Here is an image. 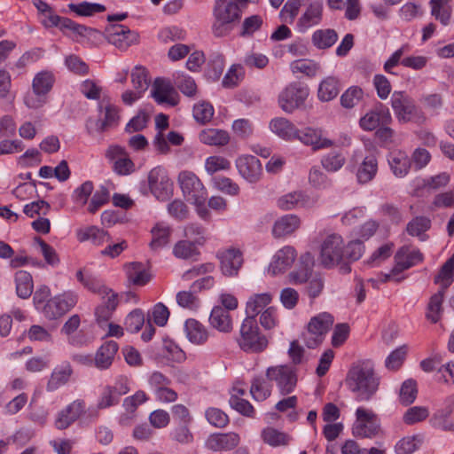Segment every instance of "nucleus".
<instances>
[{"instance_id":"obj_35","label":"nucleus","mask_w":454,"mask_h":454,"mask_svg":"<svg viewBox=\"0 0 454 454\" xmlns=\"http://www.w3.org/2000/svg\"><path fill=\"white\" fill-rule=\"evenodd\" d=\"M388 164L396 177H403L409 172L411 160L404 153L395 152L389 155Z\"/></svg>"},{"instance_id":"obj_29","label":"nucleus","mask_w":454,"mask_h":454,"mask_svg":"<svg viewBox=\"0 0 454 454\" xmlns=\"http://www.w3.org/2000/svg\"><path fill=\"white\" fill-rule=\"evenodd\" d=\"M270 130L285 140H294L298 129L294 123L283 117L274 118L270 122Z\"/></svg>"},{"instance_id":"obj_28","label":"nucleus","mask_w":454,"mask_h":454,"mask_svg":"<svg viewBox=\"0 0 454 454\" xmlns=\"http://www.w3.org/2000/svg\"><path fill=\"white\" fill-rule=\"evenodd\" d=\"M184 332L189 341L195 345H203L208 339L207 328L193 318L185 321Z\"/></svg>"},{"instance_id":"obj_32","label":"nucleus","mask_w":454,"mask_h":454,"mask_svg":"<svg viewBox=\"0 0 454 454\" xmlns=\"http://www.w3.org/2000/svg\"><path fill=\"white\" fill-rule=\"evenodd\" d=\"M300 225V219L294 215H286L278 219L272 229L275 238H281L292 234Z\"/></svg>"},{"instance_id":"obj_43","label":"nucleus","mask_w":454,"mask_h":454,"mask_svg":"<svg viewBox=\"0 0 454 454\" xmlns=\"http://www.w3.org/2000/svg\"><path fill=\"white\" fill-rule=\"evenodd\" d=\"M78 296L73 292H67L51 299L49 308L54 306L59 312H67L77 303Z\"/></svg>"},{"instance_id":"obj_42","label":"nucleus","mask_w":454,"mask_h":454,"mask_svg":"<svg viewBox=\"0 0 454 454\" xmlns=\"http://www.w3.org/2000/svg\"><path fill=\"white\" fill-rule=\"evenodd\" d=\"M378 169L377 160L374 156H367L359 167L356 177L360 184H367L372 181Z\"/></svg>"},{"instance_id":"obj_38","label":"nucleus","mask_w":454,"mask_h":454,"mask_svg":"<svg viewBox=\"0 0 454 454\" xmlns=\"http://www.w3.org/2000/svg\"><path fill=\"white\" fill-rule=\"evenodd\" d=\"M261 436L264 443L272 447L286 446L292 440L291 436L286 433L271 427L264 428L261 433Z\"/></svg>"},{"instance_id":"obj_52","label":"nucleus","mask_w":454,"mask_h":454,"mask_svg":"<svg viewBox=\"0 0 454 454\" xmlns=\"http://www.w3.org/2000/svg\"><path fill=\"white\" fill-rule=\"evenodd\" d=\"M199 254L196 243L187 239L176 242L173 247V254L179 259H192Z\"/></svg>"},{"instance_id":"obj_60","label":"nucleus","mask_w":454,"mask_h":454,"mask_svg":"<svg viewBox=\"0 0 454 454\" xmlns=\"http://www.w3.org/2000/svg\"><path fill=\"white\" fill-rule=\"evenodd\" d=\"M205 416L209 424L218 428L225 427L229 423L228 415L218 408L207 409Z\"/></svg>"},{"instance_id":"obj_4","label":"nucleus","mask_w":454,"mask_h":454,"mask_svg":"<svg viewBox=\"0 0 454 454\" xmlns=\"http://www.w3.org/2000/svg\"><path fill=\"white\" fill-rule=\"evenodd\" d=\"M237 341L240 349L246 353H261L269 344L268 338L259 330L255 316H247L244 319Z\"/></svg>"},{"instance_id":"obj_8","label":"nucleus","mask_w":454,"mask_h":454,"mask_svg":"<svg viewBox=\"0 0 454 454\" xmlns=\"http://www.w3.org/2000/svg\"><path fill=\"white\" fill-rule=\"evenodd\" d=\"M98 118L89 117L86 121L85 126L89 134L103 133L118 125L120 116L115 106L102 101L98 105Z\"/></svg>"},{"instance_id":"obj_53","label":"nucleus","mask_w":454,"mask_h":454,"mask_svg":"<svg viewBox=\"0 0 454 454\" xmlns=\"http://www.w3.org/2000/svg\"><path fill=\"white\" fill-rule=\"evenodd\" d=\"M58 27L66 35L69 32L81 36H85L89 33L95 32V29L88 27L84 25L78 24L72 20L61 17Z\"/></svg>"},{"instance_id":"obj_54","label":"nucleus","mask_w":454,"mask_h":454,"mask_svg":"<svg viewBox=\"0 0 454 454\" xmlns=\"http://www.w3.org/2000/svg\"><path fill=\"white\" fill-rule=\"evenodd\" d=\"M294 74L302 73L309 77H314L320 71V65L310 59H298L291 63Z\"/></svg>"},{"instance_id":"obj_61","label":"nucleus","mask_w":454,"mask_h":454,"mask_svg":"<svg viewBox=\"0 0 454 454\" xmlns=\"http://www.w3.org/2000/svg\"><path fill=\"white\" fill-rule=\"evenodd\" d=\"M363 90L357 86L348 88L340 97V104L345 108H352L363 98Z\"/></svg>"},{"instance_id":"obj_55","label":"nucleus","mask_w":454,"mask_h":454,"mask_svg":"<svg viewBox=\"0 0 454 454\" xmlns=\"http://www.w3.org/2000/svg\"><path fill=\"white\" fill-rule=\"evenodd\" d=\"M53 83L54 76L51 73L40 72L33 79L32 89L47 96Z\"/></svg>"},{"instance_id":"obj_26","label":"nucleus","mask_w":454,"mask_h":454,"mask_svg":"<svg viewBox=\"0 0 454 454\" xmlns=\"http://www.w3.org/2000/svg\"><path fill=\"white\" fill-rule=\"evenodd\" d=\"M151 94L154 100L160 105L167 104L176 106L177 104L174 97L176 92L172 84L163 78L155 79Z\"/></svg>"},{"instance_id":"obj_62","label":"nucleus","mask_w":454,"mask_h":454,"mask_svg":"<svg viewBox=\"0 0 454 454\" xmlns=\"http://www.w3.org/2000/svg\"><path fill=\"white\" fill-rule=\"evenodd\" d=\"M164 355L170 360L177 363L184 362L186 358L185 353L171 340H163Z\"/></svg>"},{"instance_id":"obj_15","label":"nucleus","mask_w":454,"mask_h":454,"mask_svg":"<svg viewBox=\"0 0 454 454\" xmlns=\"http://www.w3.org/2000/svg\"><path fill=\"white\" fill-rule=\"evenodd\" d=\"M304 145L310 146L314 152L332 147L334 143L333 140L324 137L321 129L306 127L297 130L295 138Z\"/></svg>"},{"instance_id":"obj_44","label":"nucleus","mask_w":454,"mask_h":454,"mask_svg":"<svg viewBox=\"0 0 454 454\" xmlns=\"http://www.w3.org/2000/svg\"><path fill=\"white\" fill-rule=\"evenodd\" d=\"M454 280V257L448 259L434 278V283L442 290L447 289Z\"/></svg>"},{"instance_id":"obj_59","label":"nucleus","mask_w":454,"mask_h":454,"mask_svg":"<svg viewBox=\"0 0 454 454\" xmlns=\"http://www.w3.org/2000/svg\"><path fill=\"white\" fill-rule=\"evenodd\" d=\"M131 82L139 92L145 91L150 83L146 69L140 66L136 67L131 72Z\"/></svg>"},{"instance_id":"obj_40","label":"nucleus","mask_w":454,"mask_h":454,"mask_svg":"<svg viewBox=\"0 0 454 454\" xmlns=\"http://www.w3.org/2000/svg\"><path fill=\"white\" fill-rule=\"evenodd\" d=\"M16 292L22 299L28 298L34 288L33 278L29 272L19 270L15 273Z\"/></svg>"},{"instance_id":"obj_14","label":"nucleus","mask_w":454,"mask_h":454,"mask_svg":"<svg viewBox=\"0 0 454 454\" xmlns=\"http://www.w3.org/2000/svg\"><path fill=\"white\" fill-rule=\"evenodd\" d=\"M147 180L149 189L157 200H165L168 199L172 182L164 168L157 166L151 169Z\"/></svg>"},{"instance_id":"obj_13","label":"nucleus","mask_w":454,"mask_h":454,"mask_svg":"<svg viewBox=\"0 0 454 454\" xmlns=\"http://www.w3.org/2000/svg\"><path fill=\"white\" fill-rule=\"evenodd\" d=\"M423 254L419 249L403 246L395 254V266L389 274L385 275V281L394 279L398 274L423 261Z\"/></svg>"},{"instance_id":"obj_37","label":"nucleus","mask_w":454,"mask_h":454,"mask_svg":"<svg viewBox=\"0 0 454 454\" xmlns=\"http://www.w3.org/2000/svg\"><path fill=\"white\" fill-rule=\"evenodd\" d=\"M77 280L89 291L103 294H108L107 287L103 284V282L92 275L91 273L85 270H78L76 273Z\"/></svg>"},{"instance_id":"obj_7","label":"nucleus","mask_w":454,"mask_h":454,"mask_svg":"<svg viewBox=\"0 0 454 454\" xmlns=\"http://www.w3.org/2000/svg\"><path fill=\"white\" fill-rule=\"evenodd\" d=\"M349 379L353 381L352 391L357 393L358 401H368L378 388V381L373 371L366 367H356L349 372Z\"/></svg>"},{"instance_id":"obj_49","label":"nucleus","mask_w":454,"mask_h":454,"mask_svg":"<svg viewBox=\"0 0 454 454\" xmlns=\"http://www.w3.org/2000/svg\"><path fill=\"white\" fill-rule=\"evenodd\" d=\"M168 316L169 314H147L145 330L141 334L142 340L144 341L151 340L155 333L153 322L158 326H165L168 323Z\"/></svg>"},{"instance_id":"obj_30","label":"nucleus","mask_w":454,"mask_h":454,"mask_svg":"<svg viewBox=\"0 0 454 454\" xmlns=\"http://www.w3.org/2000/svg\"><path fill=\"white\" fill-rule=\"evenodd\" d=\"M310 205V199L302 192H293L281 196L278 200V206L283 210H291L296 207H304Z\"/></svg>"},{"instance_id":"obj_33","label":"nucleus","mask_w":454,"mask_h":454,"mask_svg":"<svg viewBox=\"0 0 454 454\" xmlns=\"http://www.w3.org/2000/svg\"><path fill=\"white\" fill-rule=\"evenodd\" d=\"M151 233L153 239L150 242V247L153 250H158L169 243L172 229L165 223H158L152 229Z\"/></svg>"},{"instance_id":"obj_39","label":"nucleus","mask_w":454,"mask_h":454,"mask_svg":"<svg viewBox=\"0 0 454 454\" xmlns=\"http://www.w3.org/2000/svg\"><path fill=\"white\" fill-rule=\"evenodd\" d=\"M320 162L327 172H337L346 163V156L341 150H333L325 154Z\"/></svg>"},{"instance_id":"obj_18","label":"nucleus","mask_w":454,"mask_h":454,"mask_svg":"<svg viewBox=\"0 0 454 454\" xmlns=\"http://www.w3.org/2000/svg\"><path fill=\"white\" fill-rule=\"evenodd\" d=\"M108 158L114 164V170L121 176L131 174L135 169V165L130 160L125 149L119 145H111L106 153Z\"/></svg>"},{"instance_id":"obj_36","label":"nucleus","mask_w":454,"mask_h":454,"mask_svg":"<svg viewBox=\"0 0 454 454\" xmlns=\"http://www.w3.org/2000/svg\"><path fill=\"white\" fill-rule=\"evenodd\" d=\"M200 140L205 145L223 146L229 143L230 136L223 129H206L200 133Z\"/></svg>"},{"instance_id":"obj_48","label":"nucleus","mask_w":454,"mask_h":454,"mask_svg":"<svg viewBox=\"0 0 454 454\" xmlns=\"http://www.w3.org/2000/svg\"><path fill=\"white\" fill-rule=\"evenodd\" d=\"M431 227V221L426 216H416L411 220L406 231L409 235L419 237L421 240L426 239L425 232Z\"/></svg>"},{"instance_id":"obj_46","label":"nucleus","mask_w":454,"mask_h":454,"mask_svg":"<svg viewBox=\"0 0 454 454\" xmlns=\"http://www.w3.org/2000/svg\"><path fill=\"white\" fill-rule=\"evenodd\" d=\"M338 39L333 29H318L312 35V43L318 49H327L333 46Z\"/></svg>"},{"instance_id":"obj_25","label":"nucleus","mask_w":454,"mask_h":454,"mask_svg":"<svg viewBox=\"0 0 454 454\" xmlns=\"http://www.w3.org/2000/svg\"><path fill=\"white\" fill-rule=\"evenodd\" d=\"M119 346L114 340L105 341L97 350L93 364L99 370H107L113 364Z\"/></svg>"},{"instance_id":"obj_12","label":"nucleus","mask_w":454,"mask_h":454,"mask_svg":"<svg viewBox=\"0 0 454 454\" xmlns=\"http://www.w3.org/2000/svg\"><path fill=\"white\" fill-rule=\"evenodd\" d=\"M269 381L276 383L281 395L292 393L297 384V375L294 370L288 365H277L269 367L266 371Z\"/></svg>"},{"instance_id":"obj_19","label":"nucleus","mask_w":454,"mask_h":454,"mask_svg":"<svg viewBox=\"0 0 454 454\" xmlns=\"http://www.w3.org/2000/svg\"><path fill=\"white\" fill-rule=\"evenodd\" d=\"M236 167L239 173L249 183H256L262 175L260 160L253 155H243L237 159Z\"/></svg>"},{"instance_id":"obj_64","label":"nucleus","mask_w":454,"mask_h":454,"mask_svg":"<svg viewBox=\"0 0 454 454\" xmlns=\"http://www.w3.org/2000/svg\"><path fill=\"white\" fill-rule=\"evenodd\" d=\"M209 323L219 332L229 333L232 330V319L230 314H210Z\"/></svg>"},{"instance_id":"obj_1","label":"nucleus","mask_w":454,"mask_h":454,"mask_svg":"<svg viewBox=\"0 0 454 454\" xmlns=\"http://www.w3.org/2000/svg\"><path fill=\"white\" fill-rule=\"evenodd\" d=\"M364 252L363 243L359 240L348 242L346 246L342 237L333 233L327 235L320 245L319 263L326 269H332L343 263V272H349L350 267L346 261L358 260Z\"/></svg>"},{"instance_id":"obj_58","label":"nucleus","mask_w":454,"mask_h":454,"mask_svg":"<svg viewBox=\"0 0 454 454\" xmlns=\"http://www.w3.org/2000/svg\"><path fill=\"white\" fill-rule=\"evenodd\" d=\"M418 394L417 383L414 380L409 379L405 380L400 388L399 400L403 405L411 404Z\"/></svg>"},{"instance_id":"obj_34","label":"nucleus","mask_w":454,"mask_h":454,"mask_svg":"<svg viewBox=\"0 0 454 454\" xmlns=\"http://www.w3.org/2000/svg\"><path fill=\"white\" fill-rule=\"evenodd\" d=\"M340 90V82L335 76L325 78L319 84L317 96L320 101L328 102L335 98Z\"/></svg>"},{"instance_id":"obj_9","label":"nucleus","mask_w":454,"mask_h":454,"mask_svg":"<svg viewBox=\"0 0 454 454\" xmlns=\"http://www.w3.org/2000/svg\"><path fill=\"white\" fill-rule=\"evenodd\" d=\"M177 181L187 201L201 202L207 200V189L195 173L189 170L181 171Z\"/></svg>"},{"instance_id":"obj_51","label":"nucleus","mask_w":454,"mask_h":454,"mask_svg":"<svg viewBox=\"0 0 454 454\" xmlns=\"http://www.w3.org/2000/svg\"><path fill=\"white\" fill-rule=\"evenodd\" d=\"M174 83L180 91L187 97H193L197 90L195 81L183 72H176L173 74Z\"/></svg>"},{"instance_id":"obj_2","label":"nucleus","mask_w":454,"mask_h":454,"mask_svg":"<svg viewBox=\"0 0 454 454\" xmlns=\"http://www.w3.org/2000/svg\"><path fill=\"white\" fill-rule=\"evenodd\" d=\"M299 269L289 273L290 281L294 284L306 283V294L310 298L321 294L325 287V278L320 273H312L315 259L312 254L305 253L299 259Z\"/></svg>"},{"instance_id":"obj_11","label":"nucleus","mask_w":454,"mask_h":454,"mask_svg":"<svg viewBox=\"0 0 454 454\" xmlns=\"http://www.w3.org/2000/svg\"><path fill=\"white\" fill-rule=\"evenodd\" d=\"M309 94V88L299 82H293L286 86L278 96L281 109L288 114L303 105Z\"/></svg>"},{"instance_id":"obj_56","label":"nucleus","mask_w":454,"mask_h":454,"mask_svg":"<svg viewBox=\"0 0 454 454\" xmlns=\"http://www.w3.org/2000/svg\"><path fill=\"white\" fill-rule=\"evenodd\" d=\"M68 8L71 12H75L79 16L90 17L98 12L106 11V6L100 4H92L82 2L78 4H69Z\"/></svg>"},{"instance_id":"obj_63","label":"nucleus","mask_w":454,"mask_h":454,"mask_svg":"<svg viewBox=\"0 0 454 454\" xmlns=\"http://www.w3.org/2000/svg\"><path fill=\"white\" fill-rule=\"evenodd\" d=\"M429 411L424 406H413L409 408L403 415V421L407 425H413L426 419Z\"/></svg>"},{"instance_id":"obj_21","label":"nucleus","mask_w":454,"mask_h":454,"mask_svg":"<svg viewBox=\"0 0 454 454\" xmlns=\"http://www.w3.org/2000/svg\"><path fill=\"white\" fill-rule=\"evenodd\" d=\"M221 262V270L223 275L236 276L243 263L242 254L239 249L230 248L218 253Z\"/></svg>"},{"instance_id":"obj_57","label":"nucleus","mask_w":454,"mask_h":454,"mask_svg":"<svg viewBox=\"0 0 454 454\" xmlns=\"http://www.w3.org/2000/svg\"><path fill=\"white\" fill-rule=\"evenodd\" d=\"M309 182L311 186L318 190H325L332 186V180L317 166L310 168Z\"/></svg>"},{"instance_id":"obj_50","label":"nucleus","mask_w":454,"mask_h":454,"mask_svg":"<svg viewBox=\"0 0 454 454\" xmlns=\"http://www.w3.org/2000/svg\"><path fill=\"white\" fill-rule=\"evenodd\" d=\"M250 393L254 400L264 401L271 394V386L262 377H255L252 380Z\"/></svg>"},{"instance_id":"obj_6","label":"nucleus","mask_w":454,"mask_h":454,"mask_svg":"<svg viewBox=\"0 0 454 454\" xmlns=\"http://www.w3.org/2000/svg\"><path fill=\"white\" fill-rule=\"evenodd\" d=\"M333 324V318L330 314H317L312 317L301 335L307 348H315L319 346Z\"/></svg>"},{"instance_id":"obj_10","label":"nucleus","mask_w":454,"mask_h":454,"mask_svg":"<svg viewBox=\"0 0 454 454\" xmlns=\"http://www.w3.org/2000/svg\"><path fill=\"white\" fill-rule=\"evenodd\" d=\"M380 430L377 415L372 411L359 407L356 411V421L352 427V433L356 437L372 438Z\"/></svg>"},{"instance_id":"obj_47","label":"nucleus","mask_w":454,"mask_h":454,"mask_svg":"<svg viewBox=\"0 0 454 454\" xmlns=\"http://www.w3.org/2000/svg\"><path fill=\"white\" fill-rule=\"evenodd\" d=\"M127 277L137 286H145L150 280V274L140 262H131L127 266Z\"/></svg>"},{"instance_id":"obj_41","label":"nucleus","mask_w":454,"mask_h":454,"mask_svg":"<svg viewBox=\"0 0 454 454\" xmlns=\"http://www.w3.org/2000/svg\"><path fill=\"white\" fill-rule=\"evenodd\" d=\"M271 301L270 293L254 294L247 301L246 312H270L271 307L268 308V305Z\"/></svg>"},{"instance_id":"obj_16","label":"nucleus","mask_w":454,"mask_h":454,"mask_svg":"<svg viewBox=\"0 0 454 454\" xmlns=\"http://www.w3.org/2000/svg\"><path fill=\"white\" fill-rule=\"evenodd\" d=\"M107 41L121 50H126L137 41V34L120 24H110L106 28Z\"/></svg>"},{"instance_id":"obj_17","label":"nucleus","mask_w":454,"mask_h":454,"mask_svg":"<svg viewBox=\"0 0 454 454\" xmlns=\"http://www.w3.org/2000/svg\"><path fill=\"white\" fill-rule=\"evenodd\" d=\"M392 116L389 109L379 103L373 109L368 112L364 117L360 119V126L363 129L372 131L378 129L380 126L390 124Z\"/></svg>"},{"instance_id":"obj_24","label":"nucleus","mask_w":454,"mask_h":454,"mask_svg":"<svg viewBox=\"0 0 454 454\" xmlns=\"http://www.w3.org/2000/svg\"><path fill=\"white\" fill-rule=\"evenodd\" d=\"M296 258V253L292 247H284L274 255L272 262L269 266V272L272 275H278L285 272L294 263Z\"/></svg>"},{"instance_id":"obj_3","label":"nucleus","mask_w":454,"mask_h":454,"mask_svg":"<svg viewBox=\"0 0 454 454\" xmlns=\"http://www.w3.org/2000/svg\"><path fill=\"white\" fill-rule=\"evenodd\" d=\"M240 6L238 0H216L213 14L215 21L212 25L213 34L217 37L228 35L232 27L231 24L241 17Z\"/></svg>"},{"instance_id":"obj_22","label":"nucleus","mask_w":454,"mask_h":454,"mask_svg":"<svg viewBox=\"0 0 454 454\" xmlns=\"http://www.w3.org/2000/svg\"><path fill=\"white\" fill-rule=\"evenodd\" d=\"M323 18V3L321 1H314L309 4L304 13L297 21V28L300 32L304 33L309 28L318 25Z\"/></svg>"},{"instance_id":"obj_45","label":"nucleus","mask_w":454,"mask_h":454,"mask_svg":"<svg viewBox=\"0 0 454 454\" xmlns=\"http://www.w3.org/2000/svg\"><path fill=\"white\" fill-rule=\"evenodd\" d=\"M72 374V369L69 364H66L62 367L56 368L47 383V390L54 391L59 387L65 385L69 380Z\"/></svg>"},{"instance_id":"obj_5","label":"nucleus","mask_w":454,"mask_h":454,"mask_svg":"<svg viewBox=\"0 0 454 454\" xmlns=\"http://www.w3.org/2000/svg\"><path fill=\"white\" fill-rule=\"evenodd\" d=\"M391 106L399 121L423 123L426 115L414 100L403 91H395L391 96Z\"/></svg>"},{"instance_id":"obj_23","label":"nucleus","mask_w":454,"mask_h":454,"mask_svg":"<svg viewBox=\"0 0 454 454\" xmlns=\"http://www.w3.org/2000/svg\"><path fill=\"white\" fill-rule=\"evenodd\" d=\"M239 443V435L234 432L213 434L206 441V447L213 451L231 450Z\"/></svg>"},{"instance_id":"obj_27","label":"nucleus","mask_w":454,"mask_h":454,"mask_svg":"<svg viewBox=\"0 0 454 454\" xmlns=\"http://www.w3.org/2000/svg\"><path fill=\"white\" fill-rule=\"evenodd\" d=\"M147 400L148 397L143 390H138L133 395L126 397L122 404L125 412L121 415L120 423L123 426H129L136 417L137 407Z\"/></svg>"},{"instance_id":"obj_20","label":"nucleus","mask_w":454,"mask_h":454,"mask_svg":"<svg viewBox=\"0 0 454 454\" xmlns=\"http://www.w3.org/2000/svg\"><path fill=\"white\" fill-rule=\"evenodd\" d=\"M85 411V403L77 399L61 410L55 419V427L63 430L70 427Z\"/></svg>"},{"instance_id":"obj_31","label":"nucleus","mask_w":454,"mask_h":454,"mask_svg":"<svg viewBox=\"0 0 454 454\" xmlns=\"http://www.w3.org/2000/svg\"><path fill=\"white\" fill-rule=\"evenodd\" d=\"M76 234L79 241L90 240L95 246H101L110 239L106 231L94 225L79 229Z\"/></svg>"}]
</instances>
